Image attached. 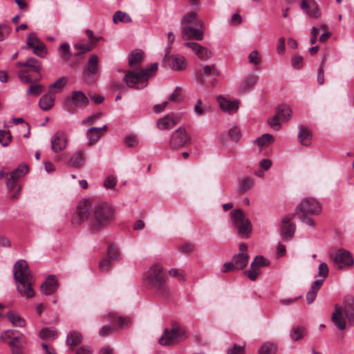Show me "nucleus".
Here are the masks:
<instances>
[{
  "label": "nucleus",
  "instance_id": "f257e3e1",
  "mask_svg": "<svg viewBox=\"0 0 354 354\" xmlns=\"http://www.w3.org/2000/svg\"><path fill=\"white\" fill-rule=\"evenodd\" d=\"M115 210L109 204L97 202L93 204L88 199L81 200L77 206V223L87 221L91 230L99 232L109 225L113 221Z\"/></svg>",
  "mask_w": 354,
  "mask_h": 354
},
{
  "label": "nucleus",
  "instance_id": "f03ea898",
  "mask_svg": "<svg viewBox=\"0 0 354 354\" xmlns=\"http://www.w3.org/2000/svg\"><path fill=\"white\" fill-rule=\"evenodd\" d=\"M13 277L17 284V290L22 297L27 299L34 297L32 285L35 283V278L25 260L21 259L15 263Z\"/></svg>",
  "mask_w": 354,
  "mask_h": 354
},
{
  "label": "nucleus",
  "instance_id": "7ed1b4c3",
  "mask_svg": "<svg viewBox=\"0 0 354 354\" xmlns=\"http://www.w3.org/2000/svg\"><path fill=\"white\" fill-rule=\"evenodd\" d=\"M162 267L159 264H153L144 274L145 283L163 297L171 295L170 288L167 286L166 277L162 274Z\"/></svg>",
  "mask_w": 354,
  "mask_h": 354
},
{
  "label": "nucleus",
  "instance_id": "20e7f679",
  "mask_svg": "<svg viewBox=\"0 0 354 354\" xmlns=\"http://www.w3.org/2000/svg\"><path fill=\"white\" fill-rule=\"evenodd\" d=\"M344 316L347 318L351 326H354V298L348 297L344 301V306L338 304L335 306V311L332 315V321L340 330L346 328Z\"/></svg>",
  "mask_w": 354,
  "mask_h": 354
},
{
  "label": "nucleus",
  "instance_id": "39448f33",
  "mask_svg": "<svg viewBox=\"0 0 354 354\" xmlns=\"http://www.w3.org/2000/svg\"><path fill=\"white\" fill-rule=\"evenodd\" d=\"M158 63L154 62L145 69L128 70L125 71L123 81L128 87L138 88L136 86L139 83L147 82L149 78L153 76L157 71Z\"/></svg>",
  "mask_w": 354,
  "mask_h": 354
},
{
  "label": "nucleus",
  "instance_id": "423d86ee",
  "mask_svg": "<svg viewBox=\"0 0 354 354\" xmlns=\"http://www.w3.org/2000/svg\"><path fill=\"white\" fill-rule=\"evenodd\" d=\"M322 207L319 202L314 198H306L298 205L295 215H297L302 222L310 226H314V221L310 215L318 214Z\"/></svg>",
  "mask_w": 354,
  "mask_h": 354
},
{
  "label": "nucleus",
  "instance_id": "0eeeda50",
  "mask_svg": "<svg viewBox=\"0 0 354 354\" xmlns=\"http://www.w3.org/2000/svg\"><path fill=\"white\" fill-rule=\"evenodd\" d=\"M234 227L238 230V234L241 238H248L252 230L251 223L245 218L243 210L238 209L230 213Z\"/></svg>",
  "mask_w": 354,
  "mask_h": 354
},
{
  "label": "nucleus",
  "instance_id": "6e6552de",
  "mask_svg": "<svg viewBox=\"0 0 354 354\" xmlns=\"http://www.w3.org/2000/svg\"><path fill=\"white\" fill-rule=\"evenodd\" d=\"M185 335V329L178 323L174 322L170 328H165L164 330L162 335L159 339V343L162 346L174 345Z\"/></svg>",
  "mask_w": 354,
  "mask_h": 354
},
{
  "label": "nucleus",
  "instance_id": "1a4fd4ad",
  "mask_svg": "<svg viewBox=\"0 0 354 354\" xmlns=\"http://www.w3.org/2000/svg\"><path fill=\"white\" fill-rule=\"evenodd\" d=\"M191 136L183 127L176 129L171 136L169 147L178 150L191 142Z\"/></svg>",
  "mask_w": 354,
  "mask_h": 354
},
{
  "label": "nucleus",
  "instance_id": "9d476101",
  "mask_svg": "<svg viewBox=\"0 0 354 354\" xmlns=\"http://www.w3.org/2000/svg\"><path fill=\"white\" fill-rule=\"evenodd\" d=\"M292 116V110L286 105H279L277 108L276 113L272 119L268 120L270 127L275 131L281 128L279 120H288Z\"/></svg>",
  "mask_w": 354,
  "mask_h": 354
},
{
  "label": "nucleus",
  "instance_id": "9b49d317",
  "mask_svg": "<svg viewBox=\"0 0 354 354\" xmlns=\"http://www.w3.org/2000/svg\"><path fill=\"white\" fill-rule=\"evenodd\" d=\"M334 266L339 270L351 268L354 264V260L350 252L344 249L337 251L333 257Z\"/></svg>",
  "mask_w": 354,
  "mask_h": 354
},
{
  "label": "nucleus",
  "instance_id": "f8f14e48",
  "mask_svg": "<svg viewBox=\"0 0 354 354\" xmlns=\"http://www.w3.org/2000/svg\"><path fill=\"white\" fill-rule=\"evenodd\" d=\"M25 67L28 69L20 71L18 73V77L21 82L30 84L32 82V79L28 74V71L35 73H39L41 69V64L38 59L34 57H29L26 61Z\"/></svg>",
  "mask_w": 354,
  "mask_h": 354
},
{
  "label": "nucleus",
  "instance_id": "ddd939ff",
  "mask_svg": "<svg viewBox=\"0 0 354 354\" xmlns=\"http://www.w3.org/2000/svg\"><path fill=\"white\" fill-rule=\"evenodd\" d=\"M27 46L32 49L33 53L44 58L48 53L46 45L37 37L35 32L30 33L27 37Z\"/></svg>",
  "mask_w": 354,
  "mask_h": 354
},
{
  "label": "nucleus",
  "instance_id": "4468645a",
  "mask_svg": "<svg viewBox=\"0 0 354 354\" xmlns=\"http://www.w3.org/2000/svg\"><path fill=\"white\" fill-rule=\"evenodd\" d=\"M68 136L62 131H57L51 138V149L55 153L64 151L68 145Z\"/></svg>",
  "mask_w": 354,
  "mask_h": 354
},
{
  "label": "nucleus",
  "instance_id": "2eb2a0df",
  "mask_svg": "<svg viewBox=\"0 0 354 354\" xmlns=\"http://www.w3.org/2000/svg\"><path fill=\"white\" fill-rule=\"evenodd\" d=\"M250 256L248 253V245L242 243L239 245V252L233 257V261L239 270L244 269L248 263Z\"/></svg>",
  "mask_w": 354,
  "mask_h": 354
},
{
  "label": "nucleus",
  "instance_id": "dca6fc26",
  "mask_svg": "<svg viewBox=\"0 0 354 354\" xmlns=\"http://www.w3.org/2000/svg\"><path fill=\"white\" fill-rule=\"evenodd\" d=\"M28 171V165L21 164L17 169H15L13 171H12L10 174V177L7 179L6 185L8 189L11 191L17 187V181L21 176L25 175Z\"/></svg>",
  "mask_w": 354,
  "mask_h": 354
},
{
  "label": "nucleus",
  "instance_id": "f3484780",
  "mask_svg": "<svg viewBox=\"0 0 354 354\" xmlns=\"http://www.w3.org/2000/svg\"><path fill=\"white\" fill-rule=\"evenodd\" d=\"M295 216L294 214L290 216H286L281 221L280 231L283 240H290L294 235L295 227L290 222Z\"/></svg>",
  "mask_w": 354,
  "mask_h": 354
},
{
  "label": "nucleus",
  "instance_id": "a211bd4d",
  "mask_svg": "<svg viewBox=\"0 0 354 354\" xmlns=\"http://www.w3.org/2000/svg\"><path fill=\"white\" fill-rule=\"evenodd\" d=\"M199 28L200 27L194 28L189 25L183 27L181 30L182 38L185 40H202L203 38V32Z\"/></svg>",
  "mask_w": 354,
  "mask_h": 354
},
{
  "label": "nucleus",
  "instance_id": "6ab92c4d",
  "mask_svg": "<svg viewBox=\"0 0 354 354\" xmlns=\"http://www.w3.org/2000/svg\"><path fill=\"white\" fill-rule=\"evenodd\" d=\"M184 45L191 48L197 57L203 61H205L212 57V52L196 42H185Z\"/></svg>",
  "mask_w": 354,
  "mask_h": 354
},
{
  "label": "nucleus",
  "instance_id": "aec40b11",
  "mask_svg": "<svg viewBox=\"0 0 354 354\" xmlns=\"http://www.w3.org/2000/svg\"><path fill=\"white\" fill-rule=\"evenodd\" d=\"M219 75V72L214 65H205L203 68V73L197 72V77L201 84H205L206 77H212V84L214 85V81Z\"/></svg>",
  "mask_w": 354,
  "mask_h": 354
},
{
  "label": "nucleus",
  "instance_id": "412c9836",
  "mask_svg": "<svg viewBox=\"0 0 354 354\" xmlns=\"http://www.w3.org/2000/svg\"><path fill=\"white\" fill-rule=\"evenodd\" d=\"M180 122V117L174 113L168 114L159 119L157 122L158 127L161 130L169 129Z\"/></svg>",
  "mask_w": 354,
  "mask_h": 354
},
{
  "label": "nucleus",
  "instance_id": "4be33fe9",
  "mask_svg": "<svg viewBox=\"0 0 354 354\" xmlns=\"http://www.w3.org/2000/svg\"><path fill=\"white\" fill-rule=\"evenodd\" d=\"M99 59L96 55H91L88 62L84 70V75L86 80H88L92 75H95L99 71Z\"/></svg>",
  "mask_w": 354,
  "mask_h": 354
},
{
  "label": "nucleus",
  "instance_id": "5701e85b",
  "mask_svg": "<svg viewBox=\"0 0 354 354\" xmlns=\"http://www.w3.org/2000/svg\"><path fill=\"white\" fill-rule=\"evenodd\" d=\"M71 102L75 107L84 108L88 105L89 100L81 91H75L71 93Z\"/></svg>",
  "mask_w": 354,
  "mask_h": 354
},
{
  "label": "nucleus",
  "instance_id": "b1692460",
  "mask_svg": "<svg viewBox=\"0 0 354 354\" xmlns=\"http://www.w3.org/2000/svg\"><path fill=\"white\" fill-rule=\"evenodd\" d=\"M57 281L55 275H50L41 285L40 289L43 294L50 295L55 292L57 288Z\"/></svg>",
  "mask_w": 354,
  "mask_h": 354
},
{
  "label": "nucleus",
  "instance_id": "393cba45",
  "mask_svg": "<svg viewBox=\"0 0 354 354\" xmlns=\"http://www.w3.org/2000/svg\"><path fill=\"white\" fill-rule=\"evenodd\" d=\"M301 8L311 17L317 18L320 15L318 6L314 0H302Z\"/></svg>",
  "mask_w": 354,
  "mask_h": 354
},
{
  "label": "nucleus",
  "instance_id": "a878e982",
  "mask_svg": "<svg viewBox=\"0 0 354 354\" xmlns=\"http://www.w3.org/2000/svg\"><path fill=\"white\" fill-rule=\"evenodd\" d=\"M218 102L221 109L229 113H234L239 109V100L230 101L222 96H219L218 97Z\"/></svg>",
  "mask_w": 354,
  "mask_h": 354
},
{
  "label": "nucleus",
  "instance_id": "bb28decb",
  "mask_svg": "<svg viewBox=\"0 0 354 354\" xmlns=\"http://www.w3.org/2000/svg\"><path fill=\"white\" fill-rule=\"evenodd\" d=\"M107 127L104 125L102 127H91L87 130L86 136L88 139V145L91 146L94 145L102 136Z\"/></svg>",
  "mask_w": 354,
  "mask_h": 354
},
{
  "label": "nucleus",
  "instance_id": "cd10ccee",
  "mask_svg": "<svg viewBox=\"0 0 354 354\" xmlns=\"http://www.w3.org/2000/svg\"><path fill=\"white\" fill-rule=\"evenodd\" d=\"M55 99V95L49 92L40 98L39 106L43 111H48L54 106Z\"/></svg>",
  "mask_w": 354,
  "mask_h": 354
},
{
  "label": "nucleus",
  "instance_id": "c85d7f7f",
  "mask_svg": "<svg viewBox=\"0 0 354 354\" xmlns=\"http://www.w3.org/2000/svg\"><path fill=\"white\" fill-rule=\"evenodd\" d=\"M323 282L324 279H317L311 285L310 290L306 294V300L308 304H311L315 301L317 292L320 289Z\"/></svg>",
  "mask_w": 354,
  "mask_h": 354
},
{
  "label": "nucleus",
  "instance_id": "c756f323",
  "mask_svg": "<svg viewBox=\"0 0 354 354\" xmlns=\"http://www.w3.org/2000/svg\"><path fill=\"white\" fill-rule=\"evenodd\" d=\"M169 64L171 68L176 71L184 70L186 67L185 57L180 55L170 56L169 58Z\"/></svg>",
  "mask_w": 354,
  "mask_h": 354
},
{
  "label": "nucleus",
  "instance_id": "7c9ffc66",
  "mask_svg": "<svg viewBox=\"0 0 354 354\" xmlns=\"http://www.w3.org/2000/svg\"><path fill=\"white\" fill-rule=\"evenodd\" d=\"M181 23L182 24H193L196 27H200V28L203 26V21L197 18L196 12L194 11L185 14L181 19Z\"/></svg>",
  "mask_w": 354,
  "mask_h": 354
},
{
  "label": "nucleus",
  "instance_id": "2f4dec72",
  "mask_svg": "<svg viewBox=\"0 0 354 354\" xmlns=\"http://www.w3.org/2000/svg\"><path fill=\"white\" fill-rule=\"evenodd\" d=\"M144 58V53L140 50H134L129 55L128 64L131 68L138 66Z\"/></svg>",
  "mask_w": 354,
  "mask_h": 354
},
{
  "label": "nucleus",
  "instance_id": "473e14b6",
  "mask_svg": "<svg viewBox=\"0 0 354 354\" xmlns=\"http://www.w3.org/2000/svg\"><path fill=\"white\" fill-rule=\"evenodd\" d=\"M68 82V77L63 76L56 80L55 82L49 86V92L54 95L58 92H60L64 87L66 86Z\"/></svg>",
  "mask_w": 354,
  "mask_h": 354
},
{
  "label": "nucleus",
  "instance_id": "72a5a7b5",
  "mask_svg": "<svg viewBox=\"0 0 354 354\" xmlns=\"http://www.w3.org/2000/svg\"><path fill=\"white\" fill-rule=\"evenodd\" d=\"M258 77L254 75H250L247 76L241 86V91L242 93L249 91L252 88L257 82Z\"/></svg>",
  "mask_w": 354,
  "mask_h": 354
},
{
  "label": "nucleus",
  "instance_id": "f704fd0d",
  "mask_svg": "<svg viewBox=\"0 0 354 354\" xmlns=\"http://www.w3.org/2000/svg\"><path fill=\"white\" fill-rule=\"evenodd\" d=\"M109 319L111 322H117L119 327H127L130 324V322L124 317L119 316L114 312L109 314Z\"/></svg>",
  "mask_w": 354,
  "mask_h": 354
},
{
  "label": "nucleus",
  "instance_id": "c9c22d12",
  "mask_svg": "<svg viewBox=\"0 0 354 354\" xmlns=\"http://www.w3.org/2000/svg\"><path fill=\"white\" fill-rule=\"evenodd\" d=\"M6 316L8 320L12 323L13 326L18 327L25 326V320L22 317H21L18 314L15 313L12 311H9L7 313Z\"/></svg>",
  "mask_w": 354,
  "mask_h": 354
},
{
  "label": "nucleus",
  "instance_id": "e433bc0d",
  "mask_svg": "<svg viewBox=\"0 0 354 354\" xmlns=\"http://www.w3.org/2000/svg\"><path fill=\"white\" fill-rule=\"evenodd\" d=\"M82 336L77 331H72L67 335L66 342L70 346H76L82 343Z\"/></svg>",
  "mask_w": 354,
  "mask_h": 354
},
{
  "label": "nucleus",
  "instance_id": "4c0bfd02",
  "mask_svg": "<svg viewBox=\"0 0 354 354\" xmlns=\"http://www.w3.org/2000/svg\"><path fill=\"white\" fill-rule=\"evenodd\" d=\"M253 180L250 177L241 178L239 180V190L245 194L253 187Z\"/></svg>",
  "mask_w": 354,
  "mask_h": 354
},
{
  "label": "nucleus",
  "instance_id": "58836bf2",
  "mask_svg": "<svg viewBox=\"0 0 354 354\" xmlns=\"http://www.w3.org/2000/svg\"><path fill=\"white\" fill-rule=\"evenodd\" d=\"M84 154L82 151L75 153L71 158L68 165L70 167L79 168L82 166Z\"/></svg>",
  "mask_w": 354,
  "mask_h": 354
},
{
  "label": "nucleus",
  "instance_id": "ea45409f",
  "mask_svg": "<svg viewBox=\"0 0 354 354\" xmlns=\"http://www.w3.org/2000/svg\"><path fill=\"white\" fill-rule=\"evenodd\" d=\"M306 334V328L303 326H297L291 329L290 337L293 341H299Z\"/></svg>",
  "mask_w": 354,
  "mask_h": 354
},
{
  "label": "nucleus",
  "instance_id": "a19ab883",
  "mask_svg": "<svg viewBox=\"0 0 354 354\" xmlns=\"http://www.w3.org/2000/svg\"><path fill=\"white\" fill-rule=\"evenodd\" d=\"M298 138L301 145L309 146L311 143L312 134L306 129H301L299 132Z\"/></svg>",
  "mask_w": 354,
  "mask_h": 354
},
{
  "label": "nucleus",
  "instance_id": "79ce46f5",
  "mask_svg": "<svg viewBox=\"0 0 354 354\" xmlns=\"http://www.w3.org/2000/svg\"><path fill=\"white\" fill-rule=\"evenodd\" d=\"M113 21L115 24L118 22L129 23L131 21V17L126 12L117 11L113 17Z\"/></svg>",
  "mask_w": 354,
  "mask_h": 354
},
{
  "label": "nucleus",
  "instance_id": "37998d69",
  "mask_svg": "<svg viewBox=\"0 0 354 354\" xmlns=\"http://www.w3.org/2000/svg\"><path fill=\"white\" fill-rule=\"evenodd\" d=\"M277 346L270 342H266L262 345L259 351V354H277Z\"/></svg>",
  "mask_w": 354,
  "mask_h": 354
},
{
  "label": "nucleus",
  "instance_id": "c03bdc74",
  "mask_svg": "<svg viewBox=\"0 0 354 354\" xmlns=\"http://www.w3.org/2000/svg\"><path fill=\"white\" fill-rule=\"evenodd\" d=\"M60 57L64 61H68L71 57L70 46L68 43L62 44L59 48Z\"/></svg>",
  "mask_w": 354,
  "mask_h": 354
},
{
  "label": "nucleus",
  "instance_id": "a18cd8bd",
  "mask_svg": "<svg viewBox=\"0 0 354 354\" xmlns=\"http://www.w3.org/2000/svg\"><path fill=\"white\" fill-rule=\"evenodd\" d=\"M272 140V136L270 134L265 133L262 135L261 137L257 138L254 143L261 148L263 147L264 146L267 145L268 143H270Z\"/></svg>",
  "mask_w": 354,
  "mask_h": 354
},
{
  "label": "nucleus",
  "instance_id": "49530a36",
  "mask_svg": "<svg viewBox=\"0 0 354 354\" xmlns=\"http://www.w3.org/2000/svg\"><path fill=\"white\" fill-rule=\"evenodd\" d=\"M74 48L77 50H81V53H86L92 50L95 47V43L91 41L86 44H75Z\"/></svg>",
  "mask_w": 354,
  "mask_h": 354
},
{
  "label": "nucleus",
  "instance_id": "de8ad7c7",
  "mask_svg": "<svg viewBox=\"0 0 354 354\" xmlns=\"http://www.w3.org/2000/svg\"><path fill=\"white\" fill-rule=\"evenodd\" d=\"M39 336L43 339H55L57 337V333L54 330L44 328L39 332Z\"/></svg>",
  "mask_w": 354,
  "mask_h": 354
},
{
  "label": "nucleus",
  "instance_id": "09e8293b",
  "mask_svg": "<svg viewBox=\"0 0 354 354\" xmlns=\"http://www.w3.org/2000/svg\"><path fill=\"white\" fill-rule=\"evenodd\" d=\"M44 88V86L41 84L31 85L27 90V95L38 96L42 93Z\"/></svg>",
  "mask_w": 354,
  "mask_h": 354
},
{
  "label": "nucleus",
  "instance_id": "8fccbe9b",
  "mask_svg": "<svg viewBox=\"0 0 354 354\" xmlns=\"http://www.w3.org/2000/svg\"><path fill=\"white\" fill-rule=\"evenodd\" d=\"M270 265V261L263 256H257L251 263V267H265Z\"/></svg>",
  "mask_w": 354,
  "mask_h": 354
},
{
  "label": "nucleus",
  "instance_id": "3c124183",
  "mask_svg": "<svg viewBox=\"0 0 354 354\" xmlns=\"http://www.w3.org/2000/svg\"><path fill=\"white\" fill-rule=\"evenodd\" d=\"M12 136L9 131L0 130V143L3 146H8L11 142Z\"/></svg>",
  "mask_w": 354,
  "mask_h": 354
},
{
  "label": "nucleus",
  "instance_id": "603ef678",
  "mask_svg": "<svg viewBox=\"0 0 354 354\" xmlns=\"http://www.w3.org/2000/svg\"><path fill=\"white\" fill-rule=\"evenodd\" d=\"M169 274L172 277H176L179 281L185 280V272L182 270L172 268L169 271Z\"/></svg>",
  "mask_w": 354,
  "mask_h": 354
},
{
  "label": "nucleus",
  "instance_id": "864d4df0",
  "mask_svg": "<svg viewBox=\"0 0 354 354\" xmlns=\"http://www.w3.org/2000/svg\"><path fill=\"white\" fill-rule=\"evenodd\" d=\"M229 137L233 142H238L241 138V131L239 128L233 127L229 130Z\"/></svg>",
  "mask_w": 354,
  "mask_h": 354
},
{
  "label": "nucleus",
  "instance_id": "5fc2aeb1",
  "mask_svg": "<svg viewBox=\"0 0 354 354\" xmlns=\"http://www.w3.org/2000/svg\"><path fill=\"white\" fill-rule=\"evenodd\" d=\"M107 255L111 260L117 259L119 256L118 248L113 245H109L107 250Z\"/></svg>",
  "mask_w": 354,
  "mask_h": 354
},
{
  "label": "nucleus",
  "instance_id": "6e6d98bb",
  "mask_svg": "<svg viewBox=\"0 0 354 354\" xmlns=\"http://www.w3.org/2000/svg\"><path fill=\"white\" fill-rule=\"evenodd\" d=\"M245 343L240 346L234 344L233 347L227 351L228 354H245Z\"/></svg>",
  "mask_w": 354,
  "mask_h": 354
},
{
  "label": "nucleus",
  "instance_id": "4d7b16f0",
  "mask_svg": "<svg viewBox=\"0 0 354 354\" xmlns=\"http://www.w3.org/2000/svg\"><path fill=\"white\" fill-rule=\"evenodd\" d=\"M112 261L109 259H104L99 263V268L101 271L108 272L111 267Z\"/></svg>",
  "mask_w": 354,
  "mask_h": 354
},
{
  "label": "nucleus",
  "instance_id": "13d9d810",
  "mask_svg": "<svg viewBox=\"0 0 354 354\" xmlns=\"http://www.w3.org/2000/svg\"><path fill=\"white\" fill-rule=\"evenodd\" d=\"M324 62H325V59H323L319 66V68L318 69L317 79V82L319 85H322L324 82Z\"/></svg>",
  "mask_w": 354,
  "mask_h": 354
},
{
  "label": "nucleus",
  "instance_id": "bf43d9fd",
  "mask_svg": "<svg viewBox=\"0 0 354 354\" xmlns=\"http://www.w3.org/2000/svg\"><path fill=\"white\" fill-rule=\"evenodd\" d=\"M239 270L234 262H225L221 269L222 272H235Z\"/></svg>",
  "mask_w": 354,
  "mask_h": 354
},
{
  "label": "nucleus",
  "instance_id": "052dcab7",
  "mask_svg": "<svg viewBox=\"0 0 354 354\" xmlns=\"http://www.w3.org/2000/svg\"><path fill=\"white\" fill-rule=\"evenodd\" d=\"M328 274V268L326 263H322L318 268V275L325 279Z\"/></svg>",
  "mask_w": 354,
  "mask_h": 354
},
{
  "label": "nucleus",
  "instance_id": "680f3d73",
  "mask_svg": "<svg viewBox=\"0 0 354 354\" xmlns=\"http://www.w3.org/2000/svg\"><path fill=\"white\" fill-rule=\"evenodd\" d=\"M11 28L7 25H0V41L5 39L10 34Z\"/></svg>",
  "mask_w": 354,
  "mask_h": 354
},
{
  "label": "nucleus",
  "instance_id": "e2e57ef3",
  "mask_svg": "<svg viewBox=\"0 0 354 354\" xmlns=\"http://www.w3.org/2000/svg\"><path fill=\"white\" fill-rule=\"evenodd\" d=\"M303 65V58L299 55H295L292 58V66L295 68H301Z\"/></svg>",
  "mask_w": 354,
  "mask_h": 354
},
{
  "label": "nucleus",
  "instance_id": "0e129e2a",
  "mask_svg": "<svg viewBox=\"0 0 354 354\" xmlns=\"http://www.w3.org/2000/svg\"><path fill=\"white\" fill-rule=\"evenodd\" d=\"M117 183V179L113 176H108L104 183V185L106 189L113 188Z\"/></svg>",
  "mask_w": 354,
  "mask_h": 354
},
{
  "label": "nucleus",
  "instance_id": "69168bd1",
  "mask_svg": "<svg viewBox=\"0 0 354 354\" xmlns=\"http://www.w3.org/2000/svg\"><path fill=\"white\" fill-rule=\"evenodd\" d=\"M17 332L15 330H8L1 335L0 338L4 342H8L9 339H12L13 338Z\"/></svg>",
  "mask_w": 354,
  "mask_h": 354
},
{
  "label": "nucleus",
  "instance_id": "338daca9",
  "mask_svg": "<svg viewBox=\"0 0 354 354\" xmlns=\"http://www.w3.org/2000/svg\"><path fill=\"white\" fill-rule=\"evenodd\" d=\"M181 88L178 86L176 87L174 92L169 97V100L171 102H178L181 98Z\"/></svg>",
  "mask_w": 354,
  "mask_h": 354
},
{
  "label": "nucleus",
  "instance_id": "774afa93",
  "mask_svg": "<svg viewBox=\"0 0 354 354\" xmlns=\"http://www.w3.org/2000/svg\"><path fill=\"white\" fill-rule=\"evenodd\" d=\"M248 59L250 64H252L254 66H258L259 64L258 52L257 50H253L252 52H251L248 56Z\"/></svg>",
  "mask_w": 354,
  "mask_h": 354
}]
</instances>
